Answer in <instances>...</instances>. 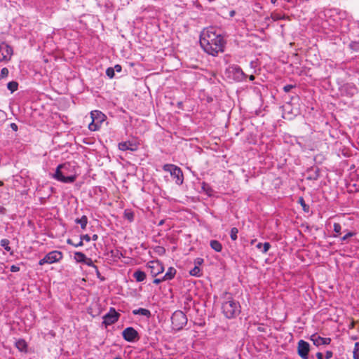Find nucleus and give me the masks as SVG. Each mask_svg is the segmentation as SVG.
Instances as JSON below:
<instances>
[{
    "label": "nucleus",
    "instance_id": "obj_4",
    "mask_svg": "<svg viewBox=\"0 0 359 359\" xmlns=\"http://www.w3.org/2000/svg\"><path fill=\"white\" fill-rule=\"evenodd\" d=\"M91 122L88 125V128L91 131L98 130L102 123L106 119V116L98 110L92 111L90 112Z\"/></svg>",
    "mask_w": 359,
    "mask_h": 359
},
{
    "label": "nucleus",
    "instance_id": "obj_51",
    "mask_svg": "<svg viewBox=\"0 0 359 359\" xmlns=\"http://www.w3.org/2000/svg\"><path fill=\"white\" fill-rule=\"evenodd\" d=\"M255 241H256V240H255V239H254V240H252V241H251V244H253V243H255Z\"/></svg>",
    "mask_w": 359,
    "mask_h": 359
},
{
    "label": "nucleus",
    "instance_id": "obj_16",
    "mask_svg": "<svg viewBox=\"0 0 359 359\" xmlns=\"http://www.w3.org/2000/svg\"><path fill=\"white\" fill-rule=\"evenodd\" d=\"M133 315L144 316H146L147 318H149L151 316L150 311L147 309H143V308H140V309L133 310Z\"/></svg>",
    "mask_w": 359,
    "mask_h": 359
},
{
    "label": "nucleus",
    "instance_id": "obj_40",
    "mask_svg": "<svg viewBox=\"0 0 359 359\" xmlns=\"http://www.w3.org/2000/svg\"><path fill=\"white\" fill-rule=\"evenodd\" d=\"M20 271V267L17 265H12L11 266V271L12 272H18Z\"/></svg>",
    "mask_w": 359,
    "mask_h": 359
},
{
    "label": "nucleus",
    "instance_id": "obj_3",
    "mask_svg": "<svg viewBox=\"0 0 359 359\" xmlns=\"http://www.w3.org/2000/svg\"><path fill=\"white\" fill-rule=\"evenodd\" d=\"M222 311L227 318H233L241 312V306L238 302L232 298H229L222 304Z\"/></svg>",
    "mask_w": 359,
    "mask_h": 359
},
{
    "label": "nucleus",
    "instance_id": "obj_12",
    "mask_svg": "<svg viewBox=\"0 0 359 359\" xmlns=\"http://www.w3.org/2000/svg\"><path fill=\"white\" fill-rule=\"evenodd\" d=\"M298 354L302 359H308L309 352L310 351V345L304 340H299L297 346Z\"/></svg>",
    "mask_w": 359,
    "mask_h": 359
},
{
    "label": "nucleus",
    "instance_id": "obj_52",
    "mask_svg": "<svg viewBox=\"0 0 359 359\" xmlns=\"http://www.w3.org/2000/svg\"><path fill=\"white\" fill-rule=\"evenodd\" d=\"M230 14H231V16H233L234 15V11H231Z\"/></svg>",
    "mask_w": 359,
    "mask_h": 359
},
{
    "label": "nucleus",
    "instance_id": "obj_33",
    "mask_svg": "<svg viewBox=\"0 0 359 359\" xmlns=\"http://www.w3.org/2000/svg\"><path fill=\"white\" fill-rule=\"evenodd\" d=\"M8 69L6 67H4L0 74V79H4L8 76Z\"/></svg>",
    "mask_w": 359,
    "mask_h": 359
},
{
    "label": "nucleus",
    "instance_id": "obj_7",
    "mask_svg": "<svg viewBox=\"0 0 359 359\" xmlns=\"http://www.w3.org/2000/svg\"><path fill=\"white\" fill-rule=\"evenodd\" d=\"M13 54V50L11 46L6 43L0 44V62H8L11 60Z\"/></svg>",
    "mask_w": 359,
    "mask_h": 359
},
{
    "label": "nucleus",
    "instance_id": "obj_11",
    "mask_svg": "<svg viewBox=\"0 0 359 359\" xmlns=\"http://www.w3.org/2000/svg\"><path fill=\"white\" fill-rule=\"evenodd\" d=\"M147 267L150 269L151 273L153 276H156L164 271L162 264L158 260L149 262L147 263Z\"/></svg>",
    "mask_w": 359,
    "mask_h": 359
},
{
    "label": "nucleus",
    "instance_id": "obj_43",
    "mask_svg": "<svg viewBox=\"0 0 359 359\" xmlns=\"http://www.w3.org/2000/svg\"><path fill=\"white\" fill-rule=\"evenodd\" d=\"M316 357H317L318 359H324L325 358L323 354L322 353H320V352H318L316 353Z\"/></svg>",
    "mask_w": 359,
    "mask_h": 359
},
{
    "label": "nucleus",
    "instance_id": "obj_10",
    "mask_svg": "<svg viewBox=\"0 0 359 359\" xmlns=\"http://www.w3.org/2000/svg\"><path fill=\"white\" fill-rule=\"evenodd\" d=\"M123 338L128 342H134L139 339L137 331L133 327H128L122 332Z\"/></svg>",
    "mask_w": 359,
    "mask_h": 359
},
{
    "label": "nucleus",
    "instance_id": "obj_2",
    "mask_svg": "<svg viewBox=\"0 0 359 359\" xmlns=\"http://www.w3.org/2000/svg\"><path fill=\"white\" fill-rule=\"evenodd\" d=\"M75 165L71 163L59 165L54 174V178L64 183H72L76 178Z\"/></svg>",
    "mask_w": 359,
    "mask_h": 359
},
{
    "label": "nucleus",
    "instance_id": "obj_1",
    "mask_svg": "<svg viewBox=\"0 0 359 359\" xmlns=\"http://www.w3.org/2000/svg\"><path fill=\"white\" fill-rule=\"evenodd\" d=\"M225 43L222 36L217 33L214 27L207 28L201 34V46L209 55L216 56L219 53H223Z\"/></svg>",
    "mask_w": 359,
    "mask_h": 359
},
{
    "label": "nucleus",
    "instance_id": "obj_39",
    "mask_svg": "<svg viewBox=\"0 0 359 359\" xmlns=\"http://www.w3.org/2000/svg\"><path fill=\"white\" fill-rule=\"evenodd\" d=\"M333 355V353L331 351H327L325 352V355L324 356L325 359H330Z\"/></svg>",
    "mask_w": 359,
    "mask_h": 359
},
{
    "label": "nucleus",
    "instance_id": "obj_44",
    "mask_svg": "<svg viewBox=\"0 0 359 359\" xmlns=\"http://www.w3.org/2000/svg\"><path fill=\"white\" fill-rule=\"evenodd\" d=\"M11 128L14 130V131H16L18 130V126L13 123L11 124Z\"/></svg>",
    "mask_w": 359,
    "mask_h": 359
},
{
    "label": "nucleus",
    "instance_id": "obj_32",
    "mask_svg": "<svg viewBox=\"0 0 359 359\" xmlns=\"http://www.w3.org/2000/svg\"><path fill=\"white\" fill-rule=\"evenodd\" d=\"M238 233V229L237 228H236V227L231 228V231H230V236L233 241H236L237 239Z\"/></svg>",
    "mask_w": 359,
    "mask_h": 359
},
{
    "label": "nucleus",
    "instance_id": "obj_47",
    "mask_svg": "<svg viewBox=\"0 0 359 359\" xmlns=\"http://www.w3.org/2000/svg\"><path fill=\"white\" fill-rule=\"evenodd\" d=\"M97 238H98V236H97V234H94V235H93V236H92V240H93V241H97Z\"/></svg>",
    "mask_w": 359,
    "mask_h": 359
},
{
    "label": "nucleus",
    "instance_id": "obj_18",
    "mask_svg": "<svg viewBox=\"0 0 359 359\" xmlns=\"http://www.w3.org/2000/svg\"><path fill=\"white\" fill-rule=\"evenodd\" d=\"M176 274V269L173 267H170L165 274L163 277V280H172Z\"/></svg>",
    "mask_w": 359,
    "mask_h": 359
},
{
    "label": "nucleus",
    "instance_id": "obj_25",
    "mask_svg": "<svg viewBox=\"0 0 359 359\" xmlns=\"http://www.w3.org/2000/svg\"><path fill=\"white\" fill-rule=\"evenodd\" d=\"M7 88L11 93H13L18 90V83L16 81H10L7 84Z\"/></svg>",
    "mask_w": 359,
    "mask_h": 359
},
{
    "label": "nucleus",
    "instance_id": "obj_42",
    "mask_svg": "<svg viewBox=\"0 0 359 359\" xmlns=\"http://www.w3.org/2000/svg\"><path fill=\"white\" fill-rule=\"evenodd\" d=\"M165 280H163V278H155L153 281V283L154 284H159L160 283H161L162 281H165Z\"/></svg>",
    "mask_w": 359,
    "mask_h": 359
},
{
    "label": "nucleus",
    "instance_id": "obj_45",
    "mask_svg": "<svg viewBox=\"0 0 359 359\" xmlns=\"http://www.w3.org/2000/svg\"><path fill=\"white\" fill-rule=\"evenodd\" d=\"M94 269H95V273H96L97 276L98 278H100V271H99V270H98V269H97V266H95Z\"/></svg>",
    "mask_w": 359,
    "mask_h": 359
},
{
    "label": "nucleus",
    "instance_id": "obj_23",
    "mask_svg": "<svg viewBox=\"0 0 359 359\" xmlns=\"http://www.w3.org/2000/svg\"><path fill=\"white\" fill-rule=\"evenodd\" d=\"M202 189L209 196H212L213 190L212 189V188L210 187V185L208 184L203 182L202 184Z\"/></svg>",
    "mask_w": 359,
    "mask_h": 359
},
{
    "label": "nucleus",
    "instance_id": "obj_8",
    "mask_svg": "<svg viewBox=\"0 0 359 359\" xmlns=\"http://www.w3.org/2000/svg\"><path fill=\"white\" fill-rule=\"evenodd\" d=\"M62 258V252L59 251H52L48 253L43 259H41L39 264V265H43L45 264H53L59 262Z\"/></svg>",
    "mask_w": 359,
    "mask_h": 359
},
{
    "label": "nucleus",
    "instance_id": "obj_29",
    "mask_svg": "<svg viewBox=\"0 0 359 359\" xmlns=\"http://www.w3.org/2000/svg\"><path fill=\"white\" fill-rule=\"evenodd\" d=\"M298 203L302 205V209L304 212H309V206L306 204L304 199L302 197H299L298 199Z\"/></svg>",
    "mask_w": 359,
    "mask_h": 359
},
{
    "label": "nucleus",
    "instance_id": "obj_14",
    "mask_svg": "<svg viewBox=\"0 0 359 359\" xmlns=\"http://www.w3.org/2000/svg\"><path fill=\"white\" fill-rule=\"evenodd\" d=\"M310 339L313 341V344L316 346H319L320 345H327L331 342L330 338H323L317 334H312Z\"/></svg>",
    "mask_w": 359,
    "mask_h": 359
},
{
    "label": "nucleus",
    "instance_id": "obj_22",
    "mask_svg": "<svg viewBox=\"0 0 359 359\" xmlns=\"http://www.w3.org/2000/svg\"><path fill=\"white\" fill-rule=\"evenodd\" d=\"M86 257H87L85 255V254L81 252H76L74 253V259H76V261L77 262L83 263V262L86 260Z\"/></svg>",
    "mask_w": 359,
    "mask_h": 359
},
{
    "label": "nucleus",
    "instance_id": "obj_17",
    "mask_svg": "<svg viewBox=\"0 0 359 359\" xmlns=\"http://www.w3.org/2000/svg\"><path fill=\"white\" fill-rule=\"evenodd\" d=\"M133 277L137 282H142L146 278V273L141 270H137L134 272Z\"/></svg>",
    "mask_w": 359,
    "mask_h": 359
},
{
    "label": "nucleus",
    "instance_id": "obj_37",
    "mask_svg": "<svg viewBox=\"0 0 359 359\" xmlns=\"http://www.w3.org/2000/svg\"><path fill=\"white\" fill-rule=\"evenodd\" d=\"M295 87L294 85H286L283 87V90L285 93H289L292 89H293Z\"/></svg>",
    "mask_w": 359,
    "mask_h": 359
},
{
    "label": "nucleus",
    "instance_id": "obj_53",
    "mask_svg": "<svg viewBox=\"0 0 359 359\" xmlns=\"http://www.w3.org/2000/svg\"><path fill=\"white\" fill-rule=\"evenodd\" d=\"M4 184V182L2 181H0V186H2Z\"/></svg>",
    "mask_w": 359,
    "mask_h": 359
},
{
    "label": "nucleus",
    "instance_id": "obj_46",
    "mask_svg": "<svg viewBox=\"0 0 359 359\" xmlns=\"http://www.w3.org/2000/svg\"><path fill=\"white\" fill-rule=\"evenodd\" d=\"M67 242V243H68V244L72 245H74H74H76V244H77L76 243H73V241H72V240H71V239H68Z\"/></svg>",
    "mask_w": 359,
    "mask_h": 359
},
{
    "label": "nucleus",
    "instance_id": "obj_15",
    "mask_svg": "<svg viewBox=\"0 0 359 359\" xmlns=\"http://www.w3.org/2000/svg\"><path fill=\"white\" fill-rule=\"evenodd\" d=\"M231 72L234 74V79L237 81H242L245 78V74L242 69L237 66L231 67Z\"/></svg>",
    "mask_w": 359,
    "mask_h": 359
},
{
    "label": "nucleus",
    "instance_id": "obj_6",
    "mask_svg": "<svg viewBox=\"0 0 359 359\" xmlns=\"http://www.w3.org/2000/svg\"><path fill=\"white\" fill-rule=\"evenodd\" d=\"M163 170L170 173L177 184L180 185L183 183V174L180 168L172 164H166L163 166Z\"/></svg>",
    "mask_w": 359,
    "mask_h": 359
},
{
    "label": "nucleus",
    "instance_id": "obj_34",
    "mask_svg": "<svg viewBox=\"0 0 359 359\" xmlns=\"http://www.w3.org/2000/svg\"><path fill=\"white\" fill-rule=\"evenodd\" d=\"M106 74L110 79H112L114 76V69L112 67H109L106 70Z\"/></svg>",
    "mask_w": 359,
    "mask_h": 359
},
{
    "label": "nucleus",
    "instance_id": "obj_35",
    "mask_svg": "<svg viewBox=\"0 0 359 359\" xmlns=\"http://www.w3.org/2000/svg\"><path fill=\"white\" fill-rule=\"evenodd\" d=\"M355 235V233H354V232H352V231L348 232L346 234H345L343 237L341 238V240L342 241H347L348 238H349Z\"/></svg>",
    "mask_w": 359,
    "mask_h": 359
},
{
    "label": "nucleus",
    "instance_id": "obj_21",
    "mask_svg": "<svg viewBox=\"0 0 359 359\" xmlns=\"http://www.w3.org/2000/svg\"><path fill=\"white\" fill-rule=\"evenodd\" d=\"M75 222L80 224L82 229H85L88 224V218L83 215L81 218L76 219Z\"/></svg>",
    "mask_w": 359,
    "mask_h": 359
},
{
    "label": "nucleus",
    "instance_id": "obj_26",
    "mask_svg": "<svg viewBox=\"0 0 359 359\" xmlns=\"http://www.w3.org/2000/svg\"><path fill=\"white\" fill-rule=\"evenodd\" d=\"M0 244H1V246L3 247L6 251H8V252L11 251V248L9 246L10 241L8 239H6V238L1 239L0 241Z\"/></svg>",
    "mask_w": 359,
    "mask_h": 359
},
{
    "label": "nucleus",
    "instance_id": "obj_31",
    "mask_svg": "<svg viewBox=\"0 0 359 359\" xmlns=\"http://www.w3.org/2000/svg\"><path fill=\"white\" fill-rule=\"evenodd\" d=\"M333 227L334 231L336 233V234L334 236L337 237L339 235L341 234V226L339 223H334Z\"/></svg>",
    "mask_w": 359,
    "mask_h": 359
},
{
    "label": "nucleus",
    "instance_id": "obj_38",
    "mask_svg": "<svg viewBox=\"0 0 359 359\" xmlns=\"http://www.w3.org/2000/svg\"><path fill=\"white\" fill-rule=\"evenodd\" d=\"M203 263V259L202 258L198 257L194 260L195 266H198L199 267Z\"/></svg>",
    "mask_w": 359,
    "mask_h": 359
},
{
    "label": "nucleus",
    "instance_id": "obj_28",
    "mask_svg": "<svg viewBox=\"0 0 359 359\" xmlns=\"http://www.w3.org/2000/svg\"><path fill=\"white\" fill-rule=\"evenodd\" d=\"M90 239H91V238L90 237L89 235H88V234L82 235L81 236V241L76 245H74V247L77 248V247L83 246V241L89 242L90 241Z\"/></svg>",
    "mask_w": 359,
    "mask_h": 359
},
{
    "label": "nucleus",
    "instance_id": "obj_24",
    "mask_svg": "<svg viewBox=\"0 0 359 359\" xmlns=\"http://www.w3.org/2000/svg\"><path fill=\"white\" fill-rule=\"evenodd\" d=\"M189 274L192 276L200 277L202 276L201 269L198 266H195L190 271Z\"/></svg>",
    "mask_w": 359,
    "mask_h": 359
},
{
    "label": "nucleus",
    "instance_id": "obj_19",
    "mask_svg": "<svg viewBox=\"0 0 359 359\" xmlns=\"http://www.w3.org/2000/svg\"><path fill=\"white\" fill-rule=\"evenodd\" d=\"M210 245L212 249L217 252H221L222 250V245L218 241L212 240L210 241Z\"/></svg>",
    "mask_w": 359,
    "mask_h": 359
},
{
    "label": "nucleus",
    "instance_id": "obj_9",
    "mask_svg": "<svg viewBox=\"0 0 359 359\" xmlns=\"http://www.w3.org/2000/svg\"><path fill=\"white\" fill-rule=\"evenodd\" d=\"M120 314L117 313L115 309L111 307L109 312L103 316L102 324L107 327L118 321Z\"/></svg>",
    "mask_w": 359,
    "mask_h": 359
},
{
    "label": "nucleus",
    "instance_id": "obj_20",
    "mask_svg": "<svg viewBox=\"0 0 359 359\" xmlns=\"http://www.w3.org/2000/svg\"><path fill=\"white\" fill-rule=\"evenodd\" d=\"M256 248L261 250L263 253H266L271 248V244L269 242H266L264 244L259 243L256 245Z\"/></svg>",
    "mask_w": 359,
    "mask_h": 359
},
{
    "label": "nucleus",
    "instance_id": "obj_27",
    "mask_svg": "<svg viewBox=\"0 0 359 359\" xmlns=\"http://www.w3.org/2000/svg\"><path fill=\"white\" fill-rule=\"evenodd\" d=\"M15 345H16V347L20 351H25L26 349V347H27V344H26L25 341L22 340V339H20V340L17 341Z\"/></svg>",
    "mask_w": 359,
    "mask_h": 359
},
{
    "label": "nucleus",
    "instance_id": "obj_5",
    "mask_svg": "<svg viewBox=\"0 0 359 359\" xmlns=\"http://www.w3.org/2000/svg\"><path fill=\"white\" fill-rule=\"evenodd\" d=\"M171 321L172 329L178 331L187 325V318L182 311H176L172 315Z\"/></svg>",
    "mask_w": 359,
    "mask_h": 359
},
{
    "label": "nucleus",
    "instance_id": "obj_49",
    "mask_svg": "<svg viewBox=\"0 0 359 359\" xmlns=\"http://www.w3.org/2000/svg\"><path fill=\"white\" fill-rule=\"evenodd\" d=\"M254 79H255V76H254L253 75H251V76H250V81H253Z\"/></svg>",
    "mask_w": 359,
    "mask_h": 359
},
{
    "label": "nucleus",
    "instance_id": "obj_30",
    "mask_svg": "<svg viewBox=\"0 0 359 359\" xmlns=\"http://www.w3.org/2000/svg\"><path fill=\"white\" fill-rule=\"evenodd\" d=\"M353 353L354 359H359V342L355 344Z\"/></svg>",
    "mask_w": 359,
    "mask_h": 359
},
{
    "label": "nucleus",
    "instance_id": "obj_48",
    "mask_svg": "<svg viewBox=\"0 0 359 359\" xmlns=\"http://www.w3.org/2000/svg\"><path fill=\"white\" fill-rule=\"evenodd\" d=\"M163 224H164V220H163V219H162V220H161V221L159 222V223H158V226H161V225H163Z\"/></svg>",
    "mask_w": 359,
    "mask_h": 359
},
{
    "label": "nucleus",
    "instance_id": "obj_36",
    "mask_svg": "<svg viewBox=\"0 0 359 359\" xmlns=\"http://www.w3.org/2000/svg\"><path fill=\"white\" fill-rule=\"evenodd\" d=\"M84 264H86V265L89 266H91L93 267V269L95 268V266H96L94 263H93V261L90 259V258H88L86 257V260L83 262Z\"/></svg>",
    "mask_w": 359,
    "mask_h": 359
},
{
    "label": "nucleus",
    "instance_id": "obj_13",
    "mask_svg": "<svg viewBox=\"0 0 359 359\" xmlns=\"http://www.w3.org/2000/svg\"><path fill=\"white\" fill-rule=\"evenodd\" d=\"M138 143L136 141H126L118 144V149L121 151H136L138 149Z\"/></svg>",
    "mask_w": 359,
    "mask_h": 359
},
{
    "label": "nucleus",
    "instance_id": "obj_54",
    "mask_svg": "<svg viewBox=\"0 0 359 359\" xmlns=\"http://www.w3.org/2000/svg\"><path fill=\"white\" fill-rule=\"evenodd\" d=\"M114 359H122V358H120V357H116V358H115Z\"/></svg>",
    "mask_w": 359,
    "mask_h": 359
},
{
    "label": "nucleus",
    "instance_id": "obj_41",
    "mask_svg": "<svg viewBox=\"0 0 359 359\" xmlns=\"http://www.w3.org/2000/svg\"><path fill=\"white\" fill-rule=\"evenodd\" d=\"M114 69V72H121V70H122V67L120 65H116L114 66V68H113Z\"/></svg>",
    "mask_w": 359,
    "mask_h": 359
},
{
    "label": "nucleus",
    "instance_id": "obj_50",
    "mask_svg": "<svg viewBox=\"0 0 359 359\" xmlns=\"http://www.w3.org/2000/svg\"><path fill=\"white\" fill-rule=\"evenodd\" d=\"M278 0H271V2L273 4H275L276 2H277Z\"/></svg>",
    "mask_w": 359,
    "mask_h": 359
}]
</instances>
